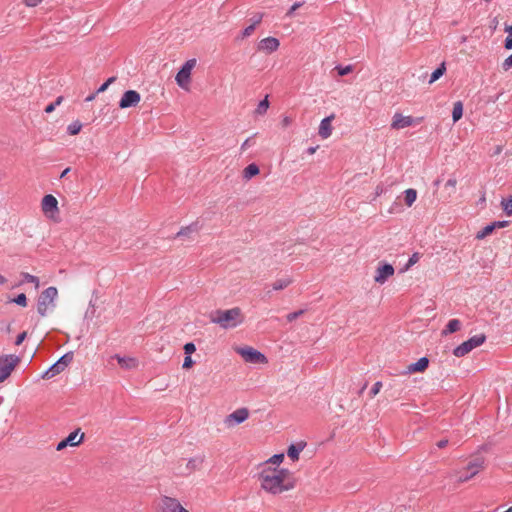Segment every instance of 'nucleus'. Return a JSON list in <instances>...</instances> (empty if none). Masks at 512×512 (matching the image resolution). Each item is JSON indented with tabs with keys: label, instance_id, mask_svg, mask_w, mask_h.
<instances>
[{
	"label": "nucleus",
	"instance_id": "nucleus-1",
	"mask_svg": "<svg viewBox=\"0 0 512 512\" xmlns=\"http://www.w3.org/2000/svg\"><path fill=\"white\" fill-rule=\"evenodd\" d=\"M259 480L261 487L271 494H280L292 488L289 482V472L272 466H263Z\"/></svg>",
	"mask_w": 512,
	"mask_h": 512
},
{
	"label": "nucleus",
	"instance_id": "nucleus-2",
	"mask_svg": "<svg viewBox=\"0 0 512 512\" xmlns=\"http://www.w3.org/2000/svg\"><path fill=\"white\" fill-rule=\"evenodd\" d=\"M210 321L223 329H231L244 322V315L239 307L227 310H216L211 313Z\"/></svg>",
	"mask_w": 512,
	"mask_h": 512
},
{
	"label": "nucleus",
	"instance_id": "nucleus-3",
	"mask_svg": "<svg viewBox=\"0 0 512 512\" xmlns=\"http://www.w3.org/2000/svg\"><path fill=\"white\" fill-rule=\"evenodd\" d=\"M57 297L58 290L54 286H50L41 292L37 301V311L42 317H45L49 309L55 306Z\"/></svg>",
	"mask_w": 512,
	"mask_h": 512
},
{
	"label": "nucleus",
	"instance_id": "nucleus-4",
	"mask_svg": "<svg viewBox=\"0 0 512 512\" xmlns=\"http://www.w3.org/2000/svg\"><path fill=\"white\" fill-rule=\"evenodd\" d=\"M21 358L15 354H0V383L10 377Z\"/></svg>",
	"mask_w": 512,
	"mask_h": 512
},
{
	"label": "nucleus",
	"instance_id": "nucleus-5",
	"mask_svg": "<svg viewBox=\"0 0 512 512\" xmlns=\"http://www.w3.org/2000/svg\"><path fill=\"white\" fill-rule=\"evenodd\" d=\"M486 340V336L484 334H477L464 341L462 344L457 346L453 350V354L456 357H463L471 352L473 349L481 346Z\"/></svg>",
	"mask_w": 512,
	"mask_h": 512
},
{
	"label": "nucleus",
	"instance_id": "nucleus-6",
	"mask_svg": "<svg viewBox=\"0 0 512 512\" xmlns=\"http://www.w3.org/2000/svg\"><path fill=\"white\" fill-rule=\"evenodd\" d=\"M236 352L244 359V361L252 364H265L267 363L266 356L260 351L250 347H239Z\"/></svg>",
	"mask_w": 512,
	"mask_h": 512
},
{
	"label": "nucleus",
	"instance_id": "nucleus-7",
	"mask_svg": "<svg viewBox=\"0 0 512 512\" xmlns=\"http://www.w3.org/2000/svg\"><path fill=\"white\" fill-rule=\"evenodd\" d=\"M483 468V460L471 461L463 471L456 472L455 478L458 482H466L473 478Z\"/></svg>",
	"mask_w": 512,
	"mask_h": 512
},
{
	"label": "nucleus",
	"instance_id": "nucleus-8",
	"mask_svg": "<svg viewBox=\"0 0 512 512\" xmlns=\"http://www.w3.org/2000/svg\"><path fill=\"white\" fill-rule=\"evenodd\" d=\"M157 510L158 512H189L176 498L168 496H163L159 499Z\"/></svg>",
	"mask_w": 512,
	"mask_h": 512
},
{
	"label": "nucleus",
	"instance_id": "nucleus-9",
	"mask_svg": "<svg viewBox=\"0 0 512 512\" xmlns=\"http://www.w3.org/2000/svg\"><path fill=\"white\" fill-rule=\"evenodd\" d=\"M196 65L195 59H190L184 63L182 68L178 71L176 75V82L181 88H187L190 82L191 70Z\"/></svg>",
	"mask_w": 512,
	"mask_h": 512
},
{
	"label": "nucleus",
	"instance_id": "nucleus-10",
	"mask_svg": "<svg viewBox=\"0 0 512 512\" xmlns=\"http://www.w3.org/2000/svg\"><path fill=\"white\" fill-rule=\"evenodd\" d=\"M84 439V433H80V429H77L70 433L66 438L61 440L56 447L57 451H61L66 447H76L79 446Z\"/></svg>",
	"mask_w": 512,
	"mask_h": 512
},
{
	"label": "nucleus",
	"instance_id": "nucleus-11",
	"mask_svg": "<svg viewBox=\"0 0 512 512\" xmlns=\"http://www.w3.org/2000/svg\"><path fill=\"white\" fill-rule=\"evenodd\" d=\"M41 208L43 213L50 218H53L55 214L59 212L58 201L51 194L43 197L41 201Z\"/></svg>",
	"mask_w": 512,
	"mask_h": 512
},
{
	"label": "nucleus",
	"instance_id": "nucleus-12",
	"mask_svg": "<svg viewBox=\"0 0 512 512\" xmlns=\"http://www.w3.org/2000/svg\"><path fill=\"white\" fill-rule=\"evenodd\" d=\"M71 357L68 355L62 356L53 366H51L43 375L42 378L50 379L61 373L70 363Z\"/></svg>",
	"mask_w": 512,
	"mask_h": 512
},
{
	"label": "nucleus",
	"instance_id": "nucleus-13",
	"mask_svg": "<svg viewBox=\"0 0 512 512\" xmlns=\"http://www.w3.org/2000/svg\"><path fill=\"white\" fill-rule=\"evenodd\" d=\"M394 272V267L391 264H381L376 269L374 281L378 284H384L391 276L394 275Z\"/></svg>",
	"mask_w": 512,
	"mask_h": 512
},
{
	"label": "nucleus",
	"instance_id": "nucleus-14",
	"mask_svg": "<svg viewBox=\"0 0 512 512\" xmlns=\"http://www.w3.org/2000/svg\"><path fill=\"white\" fill-rule=\"evenodd\" d=\"M249 417V410L247 408H239L229 414L225 419L227 426H234L243 423Z\"/></svg>",
	"mask_w": 512,
	"mask_h": 512
},
{
	"label": "nucleus",
	"instance_id": "nucleus-15",
	"mask_svg": "<svg viewBox=\"0 0 512 512\" xmlns=\"http://www.w3.org/2000/svg\"><path fill=\"white\" fill-rule=\"evenodd\" d=\"M417 123L412 116H404L401 113H395L392 118L391 128L395 130L404 129Z\"/></svg>",
	"mask_w": 512,
	"mask_h": 512
},
{
	"label": "nucleus",
	"instance_id": "nucleus-16",
	"mask_svg": "<svg viewBox=\"0 0 512 512\" xmlns=\"http://www.w3.org/2000/svg\"><path fill=\"white\" fill-rule=\"evenodd\" d=\"M280 46V42L275 37H266L258 43V50L266 53L275 52Z\"/></svg>",
	"mask_w": 512,
	"mask_h": 512
},
{
	"label": "nucleus",
	"instance_id": "nucleus-17",
	"mask_svg": "<svg viewBox=\"0 0 512 512\" xmlns=\"http://www.w3.org/2000/svg\"><path fill=\"white\" fill-rule=\"evenodd\" d=\"M199 226L197 223H192L186 227L181 228L177 234L175 235V238H183L191 240L193 239V235L198 233Z\"/></svg>",
	"mask_w": 512,
	"mask_h": 512
},
{
	"label": "nucleus",
	"instance_id": "nucleus-18",
	"mask_svg": "<svg viewBox=\"0 0 512 512\" xmlns=\"http://www.w3.org/2000/svg\"><path fill=\"white\" fill-rule=\"evenodd\" d=\"M429 364V360L427 357H421L417 362L412 363L407 366L405 371L406 374L414 373V372H423Z\"/></svg>",
	"mask_w": 512,
	"mask_h": 512
},
{
	"label": "nucleus",
	"instance_id": "nucleus-19",
	"mask_svg": "<svg viewBox=\"0 0 512 512\" xmlns=\"http://www.w3.org/2000/svg\"><path fill=\"white\" fill-rule=\"evenodd\" d=\"M334 118L333 115L331 116H328L324 119H322L321 123H320V126H319V135L323 138V139H326L328 138L331 133H332V126H331V122H332V119Z\"/></svg>",
	"mask_w": 512,
	"mask_h": 512
},
{
	"label": "nucleus",
	"instance_id": "nucleus-20",
	"mask_svg": "<svg viewBox=\"0 0 512 512\" xmlns=\"http://www.w3.org/2000/svg\"><path fill=\"white\" fill-rule=\"evenodd\" d=\"M304 447V443H298L297 445L291 444L287 450L288 457H290L293 461L298 460L299 454L304 449Z\"/></svg>",
	"mask_w": 512,
	"mask_h": 512
},
{
	"label": "nucleus",
	"instance_id": "nucleus-21",
	"mask_svg": "<svg viewBox=\"0 0 512 512\" xmlns=\"http://www.w3.org/2000/svg\"><path fill=\"white\" fill-rule=\"evenodd\" d=\"M461 327V322L458 319H451L445 329L442 331V335H448L458 331Z\"/></svg>",
	"mask_w": 512,
	"mask_h": 512
},
{
	"label": "nucleus",
	"instance_id": "nucleus-22",
	"mask_svg": "<svg viewBox=\"0 0 512 512\" xmlns=\"http://www.w3.org/2000/svg\"><path fill=\"white\" fill-rule=\"evenodd\" d=\"M463 115V104L461 101H457L453 105L452 119L453 122H457L462 118Z\"/></svg>",
	"mask_w": 512,
	"mask_h": 512
},
{
	"label": "nucleus",
	"instance_id": "nucleus-23",
	"mask_svg": "<svg viewBox=\"0 0 512 512\" xmlns=\"http://www.w3.org/2000/svg\"><path fill=\"white\" fill-rule=\"evenodd\" d=\"M82 127L83 124L79 120H74L67 126V133L70 136H75L80 133Z\"/></svg>",
	"mask_w": 512,
	"mask_h": 512
},
{
	"label": "nucleus",
	"instance_id": "nucleus-24",
	"mask_svg": "<svg viewBox=\"0 0 512 512\" xmlns=\"http://www.w3.org/2000/svg\"><path fill=\"white\" fill-rule=\"evenodd\" d=\"M202 463H203V457H195V458H191L187 461L186 467L189 472H192V471L200 469V467L202 466Z\"/></svg>",
	"mask_w": 512,
	"mask_h": 512
},
{
	"label": "nucleus",
	"instance_id": "nucleus-25",
	"mask_svg": "<svg viewBox=\"0 0 512 512\" xmlns=\"http://www.w3.org/2000/svg\"><path fill=\"white\" fill-rule=\"evenodd\" d=\"M446 71V65H445V62L441 63L440 66L435 69L431 76H430V79H429V84H432L434 83L435 81H437L440 77H442L444 75Z\"/></svg>",
	"mask_w": 512,
	"mask_h": 512
},
{
	"label": "nucleus",
	"instance_id": "nucleus-26",
	"mask_svg": "<svg viewBox=\"0 0 512 512\" xmlns=\"http://www.w3.org/2000/svg\"><path fill=\"white\" fill-rule=\"evenodd\" d=\"M417 191L415 189L409 188L404 191V200L407 206H412V204L416 201Z\"/></svg>",
	"mask_w": 512,
	"mask_h": 512
},
{
	"label": "nucleus",
	"instance_id": "nucleus-27",
	"mask_svg": "<svg viewBox=\"0 0 512 512\" xmlns=\"http://www.w3.org/2000/svg\"><path fill=\"white\" fill-rule=\"evenodd\" d=\"M259 167L255 164V163H252V164H249L243 171V176L244 178L246 179H250L254 176H256L257 174H259Z\"/></svg>",
	"mask_w": 512,
	"mask_h": 512
},
{
	"label": "nucleus",
	"instance_id": "nucleus-28",
	"mask_svg": "<svg viewBox=\"0 0 512 512\" xmlns=\"http://www.w3.org/2000/svg\"><path fill=\"white\" fill-rule=\"evenodd\" d=\"M292 283V279L289 277L281 278L273 283V289L275 291L282 290Z\"/></svg>",
	"mask_w": 512,
	"mask_h": 512
},
{
	"label": "nucleus",
	"instance_id": "nucleus-29",
	"mask_svg": "<svg viewBox=\"0 0 512 512\" xmlns=\"http://www.w3.org/2000/svg\"><path fill=\"white\" fill-rule=\"evenodd\" d=\"M268 108H269V101H268V97L266 96L263 100H261L258 103V106L255 109V114L256 115H264V114H266Z\"/></svg>",
	"mask_w": 512,
	"mask_h": 512
},
{
	"label": "nucleus",
	"instance_id": "nucleus-30",
	"mask_svg": "<svg viewBox=\"0 0 512 512\" xmlns=\"http://www.w3.org/2000/svg\"><path fill=\"white\" fill-rule=\"evenodd\" d=\"M21 276L23 278V282H28V283H32L34 284L35 288L38 289L39 286H40V281H39V278L32 275V274H29L27 272H22L21 273Z\"/></svg>",
	"mask_w": 512,
	"mask_h": 512
},
{
	"label": "nucleus",
	"instance_id": "nucleus-31",
	"mask_svg": "<svg viewBox=\"0 0 512 512\" xmlns=\"http://www.w3.org/2000/svg\"><path fill=\"white\" fill-rule=\"evenodd\" d=\"M494 230H495L494 226L492 225V223H490L487 226H485L483 229H481L480 231L477 232L476 239L482 240L485 237H487L488 235H490Z\"/></svg>",
	"mask_w": 512,
	"mask_h": 512
},
{
	"label": "nucleus",
	"instance_id": "nucleus-32",
	"mask_svg": "<svg viewBox=\"0 0 512 512\" xmlns=\"http://www.w3.org/2000/svg\"><path fill=\"white\" fill-rule=\"evenodd\" d=\"M114 360H116V361H117L118 365H119L121 368L126 369V368L128 367V361H127V359H126L125 357H122V356H120V355L115 354V355H113V356H111V357H110V359H109V364H110V365H113V361H114Z\"/></svg>",
	"mask_w": 512,
	"mask_h": 512
},
{
	"label": "nucleus",
	"instance_id": "nucleus-33",
	"mask_svg": "<svg viewBox=\"0 0 512 512\" xmlns=\"http://www.w3.org/2000/svg\"><path fill=\"white\" fill-rule=\"evenodd\" d=\"M501 205H502L504 212L508 216H511L512 215V197H510L508 199H503L501 202Z\"/></svg>",
	"mask_w": 512,
	"mask_h": 512
},
{
	"label": "nucleus",
	"instance_id": "nucleus-34",
	"mask_svg": "<svg viewBox=\"0 0 512 512\" xmlns=\"http://www.w3.org/2000/svg\"><path fill=\"white\" fill-rule=\"evenodd\" d=\"M11 302H13L21 307H26L28 304L27 297L24 293L17 295L15 298H13L11 300Z\"/></svg>",
	"mask_w": 512,
	"mask_h": 512
},
{
	"label": "nucleus",
	"instance_id": "nucleus-35",
	"mask_svg": "<svg viewBox=\"0 0 512 512\" xmlns=\"http://www.w3.org/2000/svg\"><path fill=\"white\" fill-rule=\"evenodd\" d=\"M283 459V454H275L266 462L264 466L279 465L283 461Z\"/></svg>",
	"mask_w": 512,
	"mask_h": 512
},
{
	"label": "nucleus",
	"instance_id": "nucleus-36",
	"mask_svg": "<svg viewBox=\"0 0 512 512\" xmlns=\"http://www.w3.org/2000/svg\"><path fill=\"white\" fill-rule=\"evenodd\" d=\"M335 70H337V72L340 76H345L352 72L353 66L352 65H347V66L337 65L335 67Z\"/></svg>",
	"mask_w": 512,
	"mask_h": 512
},
{
	"label": "nucleus",
	"instance_id": "nucleus-37",
	"mask_svg": "<svg viewBox=\"0 0 512 512\" xmlns=\"http://www.w3.org/2000/svg\"><path fill=\"white\" fill-rule=\"evenodd\" d=\"M116 81V77H110L107 79L106 82H104L96 91V94L105 92L108 87Z\"/></svg>",
	"mask_w": 512,
	"mask_h": 512
},
{
	"label": "nucleus",
	"instance_id": "nucleus-38",
	"mask_svg": "<svg viewBox=\"0 0 512 512\" xmlns=\"http://www.w3.org/2000/svg\"><path fill=\"white\" fill-rule=\"evenodd\" d=\"M140 101V94L134 90H130V106H135Z\"/></svg>",
	"mask_w": 512,
	"mask_h": 512
},
{
	"label": "nucleus",
	"instance_id": "nucleus-39",
	"mask_svg": "<svg viewBox=\"0 0 512 512\" xmlns=\"http://www.w3.org/2000/svg\"><path fill=\"white\" fill-rule=\"evenodd\" d=\"M419 258L420 257L418 253L412 254V256L409 258L408 262L405 265V270L410 269L414 264H416L419 261Z\"/></svg>",
	"mask_w": 512,
	"mask_h": 512
},
{
	"label": "nucleus",
	"instance_id": "nucleus-40",
	"mask_svg": "<svg viewBox=\"0 0 512 512\" xmlns=\"http://www.w3.org/2000/svg\"><path fill=\"white\" fill-rule=\"evenodd\" d=\"M255 135H256V134H254L252 137L247 138V139L242 143L241 148H240L242 152L246 151L249 147H251V146H253V145H254V143H255V142H254L253 138H254V136H255Z\"/></svg>",
	"mask_w": 512,
	"mask_h": 512
},
{
	"label": "nucleus",
	"instance_id": "nucleus-41",
	"mask_svg": "<svg viewBox=\"0 0 512 512\" xmlns=\"http://www.w3.org/2000/svg\"><path fill=\"white\" fill-rule=\"evenodd\" d=\"M255 30V27H254V24H250L249 26H247L241 33V36L240 38L241 39H244L246 37H249Z\"/></svg>",
	"mask_w": 512,
	"mask_h": 512
},
{
	"label": "nucleus",
	"instance_id": "nucleus-42",
	"mask_svg": "<svg viewBox=\"0 0 512 512\" xmlns=\"http://www.w3.org/2000/svg\"><path fill=\"white\" fill-rule=\"evenodd\" d=\"M381 388H382V382H381V381H377V382L373 385V387H372V389H371V391H370V396H371L372 398H373V397H375V396L380 392Z\"/></svg>",
	"mask_w": 512,
	"mask_h": 512
},
{
	"label": "nucleus",
	"instance_id": "nucleus-43",
	"mask_svg": "<svg viewBox=\"0 0 512 512\" xmlns=\"http://www.w3.org/2000/svg\"><path fill=\"white\" fill-rule=\"evenodd\" d=\"M304 314V310H298L287 315V320L292 322Z\"/></svg>",
	"mask_w": 512,
	"mask_h": 512
},
{
	"label": "nucleus",
	"instance_id": "nucleus-44",
	"mask_svg": "<svg viewBox=\"0 0 512 512\" xmlns=\"http://www.w3.org/2000/svg\"><path fill=\"white\" fill-rule=\"evenodd\" d=\"M195 350H196V347H195L194 343H192V342L186 343L184 345V351H185L186 355L190 356L192 353L195 352Z\"/></svg>",
	"mask_w": 512,
	"mask_h": 512
},
{
	"label": "nucleus",
	"instance_id": "nucleus-45",
	"mask_svg": "<svg viewBox=\"0 0 512 512\" xmlns=\"http://www.w3.org/2000/svg\"><path fill=\"white\" fill-rule=\"evenodd\" d=\"M502 68L505 71H508L510 68H512V54L504 60Z\"/></svg>",
	"mask_w": 512,
	"mask_h": 512
},
{
	"label": "nucleus",
	"instance_id": "nucleus-46",
	"mask_svg": "<svg viewBox=\"0 0 512 512\" xmlns=\"http://www.w3.org/2000/svg\"><path fill=\"white\" fill-rule=\"evenodd\" d=\"M120 107L121 108H127L128 107V91H125L123 93L121 101H120Z\"/></svg>",
	"mask_w": 512,
	"mask_h": 512
},
{
	"label": "nucleus",
	"instance_id": "nucleus-47",
	"mask_svg": "<svg viewBox=\"0 0 512 512\" xmlns=\"http://www.w3.org/2000/svg\"><path fill=\"white\" fill-rule=\"evenodd\" d=\"M42 0H23L24 4L27 6V7H36L38 6L40 3H41Z\"/></svg>",
	"mask_w": 512,
	"mask_h": 512
},
{
	"label": "nucleus",
	"instance_id": "nucleus-48",
	"mask_svg": "<svg viewBox=\"0 0 512 512\" xmlns=\"http://www.w3.org/2000/svg\"><path fill=\"white\" fill-rule=\"evenodd\" d=\"M301 6H302V3H300V2L294 3V4L290 7L289 11L287 12V16L291 17V16L293 15V13H294V12H295L299 7H301Z\"/></svg>",
	"mask_w": 512,
	"mask_h": 512
},
{
	"label": "nucleus",
	"instance_id": "nucleus-49",
	"mask_svg": "<svg viewBox=\"0 0 512 512\" xmlns=\"http://www.w3.org/2000/svg\"><path fill=\"white\" fill-rule=\"evenodd\" d=\"M192 365H193V360L189 355H187L184 359L182 367L184 369H187V368H190Z\"/></svg>",
	"mask_w": 512,
	"mask_h": 512
},
{
	"label": "nucleus",
	"instance_id": "nucleus-50",
	"mask_svg": "<svg viewBox=\"0 0 512 512\" xmlns=\"http://www.w3.org/2000/svg\"><path fill=\"white\" fill-rule=\"evenodd\" d=\"M26 336H27V332H25V331H24V332L20 333V334L17 336V338H16L15 344H16L17 346L21 345V344H22V342L25 340Z\"/></svg>",
	"mask_w": 512,
	"mask_h": 512
},
{
	"label": "nucleus",
	"instance_id": "nucleus-51",
	"mask_svg": "<svg viewBox=\"0 0 512 512\" xmlns=\"http://www.w3.org/2000/svg\"><path fill=\"white\" fill-rule=\"evenodd\" d=\"M492 225L494 226V229L496 228H504L508 225V221H495L492 222Z\"/></svg>",
	"mask_w": 512,
	"mask_h": 512
},
{
	"label": "nucleus",
	"instance_id": "nucleus-52",
	"mask_svg": "<svg viewBox=\"0 0 512 512\" xmlns=\"http://www.w3.org/2000/svg\"><path fill=\"white\" fill-rule=\"evenodd\" d=\"M456 184H457V180H456V178H449V179L447 180V182H446V185H445V186H446V187L455 188Z\"/></svg>",
	"mask_w": 512,
	"mask_h": 512
},
{
	"label": "nucleus",
	"instance_id": "nucleus-53",
	"mask_svg": "<svg viewBox=\"0 0 512 512\" xmlns=\"http://www.w3.org/2000/svg\"><path fill=\"white\" fill-rule=\"evenodd\" d=\"M505 48L508 50L512 49V36H508L505 40Z\"/></svg>",
	"mask_w": 512,
	"mask_h": 512
},
{
	"label": "nucleus",
	"instance_id": "nucleus-54",
	"mask_svg": "<svg viewBox=\"0 0 512 512\" xmlns=\"http://www.w3.org/2000/svg\"><path fill=\"white\" fill-rule=\"evenodd\" d=\"M261 19H262L261 15L254 16L252 18V23L251 24H254V27L256 28V26L261 22Z\"/></svg>",
	"mask_w": 512,
	"mask_h": 512
},
{
	"label": "nucleus",
	"instance_id": "nucleus-55",
	"mask_svg": "<svg viewBox=\"0 0 512 512\" xmlns=\"http://www.w3.org/2000/svg\"><path fill=\"white\" fill-rule=\"evenodd\" d=\"M56 106L52 103L46 106L45 112L46 113H52L55 110Z\"/></svg>",
	"mask_w": 512,
	"mask_h": 512
},
{
	"label": "nucleus",
	"instance_id": "nucleus-56",
	"mask_svg": "<svg viewBox=\"0 0 512 512\" xmlns=\"http://www.w3.org/2000/svg\"><path fill=\"white\" fill-rule=\"evenodd\" d=\"M64 101V97L63 96H58L55 101L53 102V104L58 107L59 105L62 104V102Z\"/></svg>",
	"mask_w": 512,
	"mask_h": 512
},
{
	"label": "nucleus",
	"instance_id": "nucleus-57",
	"mask_svg": "<svg viewBox=\"0 0 512 512\" xmlns=\"http://www.w3.org/2000/svg\"><path fill=\"white\" fill-rule=\"evenodd\" d=\"M290 124H291V119H290L289 117H287V116H286V117H284V118L282 119V125H283L284 127L289 126Z\"/></svg>",
	"mask_w": 512,
	"mask_h": 512
},
{
	"label": "nucleus",
	"instance_id": "nucleus-58",
	"mask_svg": "<svg viewBox=\"0 0 512 512\" xmlns=\"http://www.w3.org/2000/svg\"><path fill=\"white\" fill-rule=\"evenodd\" d=\"M447 443H448V440H440V441L437 443V447H438V448H444V447H446Z\"/></svg>",
	"mask_w": 512,
	"mask_h": 512
},
{
	"label": "nucleus",
	"instance_id": "nucleus-59",
	"mask_svg": "<svg viewBox=\"0 0 512 512\" xmlns=\"http://www.w3.org/2000/svg\"><path fill=\"white\" fill-rule=\"evenodd\" d=\"M505 32L509 34V36H512V25H505Z\"/></svg>",
	"mask_w": 512,
	"mask_h": 512
},
{
	"label": "nucleus",
	"instance_id": "nucleus-60",
	"mask_svg": "<svg viewBox=\"0 0 512 512\" xmlns=\"http://www.w3.org/2000/svg\"><path fill=\"white\" fill-rule=\"evenodd\" d=\"M96 95H97V94H96V92H95V93H93V94H90L89 96H87V97H86L85 101H86V102H91V101H93V100L95 99Z\"/></svg>",
	"mask_w": 512,
	"mask_h": 512
},
{
	"label": "nucleus",
	"instance_id": "nucleus-61",
	"mask_svg": "<svg viewBox=\"0 0 512 512\" xmlns=\"http://www.w3.org/2000/svg\"><path fill=\"white\" fill-rule=\"evenodd\" d=\"M317 149H318V146H315V147H309V148L307 149V153H308V154H310V155H312V154H314V153L316 152V150H317Z\"/></svg>",
	"mask_w": 512,
	"mask_h": 512
},
{
	"label": "nucleus",
	"instance_id": "nucleus-62",
	"mask_svg": "<svg viewBox=\"0 0 512 512\" xmlns=\"http://www.w3.org/2000/svg\"><path fill=\"white\" fill-rule=\"evenodd\" d=\"M6 283H7V278L4 275L0 274V286L5 285Z\"/></svg>",
	"mask_w": 512,
	"mask_h": 512
},
{
	"label": "nucleus",
	"instance_id": "nucleus-63",
	"mask_svg": "<svg viewBox=\"0 0 512 512\" xmlns=\"http://www.w3.org/2000/svg\"><path fill=\"white\" fill-rule=\"evenodd\" d=\"M497 25H498V21H497V19L495 18V19L493 20V23H492V29H493V30H495V29L497 28Z\"/></svg>",
	"mask_w": 512,
	"mask_h": 512
},
{
	"label": "nucleus",
	"instance_id": "nucleus-64",
	"mask_svg": "<svg viewBox=\"0 0 512 512\" xmlns=\"http://www.w3.org/2000/svg\"><path fill=\"white\" fill-rule=\"evenodd\" d=\"M69 170H70L69 168H66V169L62 172L61 177H64V176L69 172Z\"/></svg>",
	"mask_w": 512,
	"mask_h": 512
}]
</instances>
